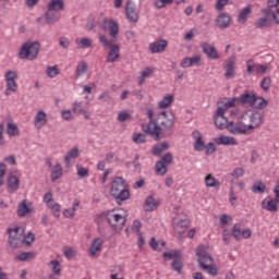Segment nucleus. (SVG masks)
I'll return each mask as SVG.
<instances>
[{
  "mask_svg": "<svg viewBox=\"0 0 279 279\" xmlns=\"http://www.w3.org/2000/svg\"><path fill=\"white\" fill-rule=\"evenodd\" d=\"M230 15L228 13H220L216 19V27L219 29H228L230 27Z\"/></svg>",
  "mask_w": 279,
  "mask_h": 279,
  "instance_id": "21",
  "label": "nucleus"
},
{
  "mask_svg": "<svg viewBox=\"0 0 279 279\" xmlns=\"http://www.w3.org/2000/svg\"><path fill=\"white\" fill-rule=\"evenodd\" d=\"M7 234L9 235V245H32L36 240L33 232H28L25 235V228L19 226H12L7 229Z\"/></svg>",
  "mask_w": 279,
  "mask_h": 279,
  "instance_id": "2",
  "label": "nucleus"
},
{
  "mask_svg": "<svg viewBox=\"0 0 279 279\" xmlns=\"http://www.w3.org/2000/svg\"><path fill=\"white\" fill-rule=\"evenodd\" d=\"M238 104H241L242 106H254V104H256V95L254 93L242 94L238 98Z\"/></svg>",
  "mask_w": 279,
  "mask_h": 279,
  "instance_id": "22",
  "label": "nucleus"
},
{
  "mask_svg": "<svg viewBox=\"0 0 279 279\" xmlns=\"http://www.w3.org/2000/svg\"><path fill=\"white\" fill-rule=\"evenodd\" d=\"M47 75H48V77H51V78L56 77V75H60V71L58 70V65L48 66Z\"/></svg>",
  "mask_w": 279,
  "mask_h": 279,
  "instance_id": "56",
  "label": "nucleus"
},
{
  "mask_svg": "<svg viewBox=\"0 0 279 279\" xmlns=\"http://www.w3.org/2000/svg\"><path fill=\"white\" fill-rule=\"evenodd\" d=\"M118 121L124 123V121H132V116L128 111H122L118 114Z\"/></svg>",
  "mask_w": 279,
  "mask_h": 279,
  "instance_id": "54",
  "label": "nucleus"
},
{
  "mask_svg": "<svg viewBox=\"0 0 279 279\" xmlns=\"http://www.w3.org/2000/svg\"><path fill=\"white\" fill-rule=\"evenodd\" d=\"M260 88L265 92L269 90L271 88V77L265 76L260 83Z\"/></svg>",
  "mask_w": 279,
  "mask_h": 279,
  "instance_id": "53",
  "label": "nucleus"
},
{
  "mask_svg": "<svg viewBox=\"0 0 279 279\" xmlns=\"http://www.w3.org/2000/svg\"><path fill=\"white\" fill-rule=\"evenodd\" d=\"M102 29L105 32H109L111 39L108 40L106 35H100L99 40L102 47H110V45H114L117 43V36H119V24L112 20H107L102 23Z\"/></svg>",
  "mask_w": 279,
  "mask_h": 279,
  "instance_id": "5",
  "label": "nucleus"
},
{
  "mask_svg": "<svg viewBox=\"0 0 279 279\" xmlns=\"http://www.w3.org/2000/svg\"><path fill=\"white\" fill-rule=\"evenodd\" d=\"M106 219L113 230H121L125 226V217L117 214L114 209L107 211Z\"/></svg>",
  "mask_w": 279,
  "mask_h": 279,
  "instance_id": "9",
  "label": "nucleus"
},
{
  "mask_svg": "<svg viewBox=\"0 0 279 279\" xmlns=\"http://www.w3.org/2000/svg\"><path fill=\"white\" fill-rule=\"evenodd\" d=\"M245 170L243 168H235L231 173L232 178H235V180H239V178H243Z\"/></svg>",
  "mask_w": 279,
  "mask_h": 279,
  "instance_id": "58",
  "label": "nucleus"
},
{
  "mask_svg": "<svg viewBox=\"0 0 279 279\" xmlns=\"http://www.w3.org/2000/svg\"><path fill=\"white\" fill-rule=\"evenodd\" d=\"M101 254V246L100 245H92L89 247V256L92 258H97Z\"/></svg>",
  "mask_w": 279,
  "mask_h": 279,
  "instance_id": "49",
  "label": "nucleus"
},
{
  "mask_svg": "<svg viewBox=\"0 0 279 279\" xmlns=\"http://www.w3.org/2000/svg\"><path fill=\"white\" fill-rule=\"evenodd\" d=\"M47 10H52L54 12H62V10H64V0H51L47 4Z\"/></svg>",
  "mask_w": 279,
  "mask_h": 279,
  "instance_id": "32",
  "label": "nucleus"
},
{
  "mask_svg": "<svg viewBox=\"0 0 279 279\" xmlns=\"http://www.w3.org/2000/svg\"><path fill=\"white\" fill-rule=\"evenodd\" d=\"M151 73H154V70H151V68H146L144 71H142L141 76L138 77V84H145V80H147V77H150Z\"/></svg>",
  "mask_w": 279,
  "mask_h": 279,
  "instance_id": "42",
  "label": "nucleus"
},
{
  "mask_svg": "<svg viewBox=\"0 0 279 279\" xmlns=\"http://www.w3.org/2000/svg\"><path fill=\"white\" fill-rule=\"evenodd\" d=\"M119 272H114L110 275V279H125L123 278V269L121 267H118Z\"/></svg>",
  "mask_w": 279,
  "mask_h": 279,
  "instance_id": "64",
  "label": "nucleus"
},
{
  "mask_svg": "<svg viewBox=\"0 0 279 279\" xmlns=\"http://www.w3.org/2000/svg\"><path fill=\"white\" fill-rule=\"evenodd\" d=\"M201 49L203 50V53L207 56L208 60H219V51H217L215 46L205 41L201 44Z\"/></svg>",
  "mask_w": 279,
  "mask_h": 279,
  "instance_id": "14",
  "label": "nucleus"
},
{
  "mask_svg": "<svg viewBox=\"0 0 279 279\" xmlns=\"http://www.w3.org/2000/svg\"><path fill=\"white\" fill-rule=\"evenodd\" d=\"M192 137L194 138V151H204L206 144L204 143V137L199 131H193Z\"/></svg>",
  "mask_w": 279,
  "mask_h": 279,
  "instance_id": "19",
  "label": "nucleus"
},
{
  "mask_svg": "<svg viewBox=\"0 0 279 279\" xmlns=\"http://www.w3.org/2000/svg\"><path fill=\"white\" fill-rule=\"evenodd\" d=\"M32 202L23 199L17 206V216L19 217H29L32 215Z\"/></svg>",
  "mask_w": 279,
  "mask_h": 279,
  "instance_id": "17",
  "label": "nucleus"
},
{
  "mask_svg": "<svg viewBox=\"0 0 279 279\" xmlns=\"http://www.w3.org/2000/svg\"><path fill=\"white\" fill-rule=\"evenodd\" d=\"M75 158H80L78 147H74L68 151V155L64 157L65 165H71V160H75Z\"/></svg>",
  "mask_w": 279,
  "mask_h": 279,
  "instance_id": "36",
  "label": "nucleus"
},
{
  "mask_svg": "<svg viewBox=\"0 0 279 279\" xmlns=\"http://www.w3.org/2000/svg\"><path fill=\"white\" fill-rule=\"evenodd\" d=\"M239 104V98H232L228 101H219L217 108H221L222 112H226L229 108H234Z\"/></svg>",
  "mask_w": 279,
  "mask_h": 279,
  "instance_id": "34",
  "label": "nucleus"
},
{
  "mask_svg": "<svg viewBox=\"0 0 279 279\" xmlns=\"http://www.w3.org/2000/svg\"><path fill=\"white\" fill-rule=\"evenodd\" d=\"M214 121L218 130H228V125H230V122H228V118H226V112H223V109L221 108H217L214 116Z\"/></svg>",
  "mask_w": 279,
  "mask_h": 279,
  "instance_id": "11",
  "label": "nucleus"
},
{
  "mask_svg": "<svg viewBox=\"0 0 279 279\" xmlns=\"http://www.w3.org/2000/svg\"><path fill=\"white\" fill-rule=\"evenodd\" d=\"M17 260H34L36 258V253L34 252H24L16 256Z\"/></svg>",
  "mask_w": 279,
  "mask_h": 279,
  "instance_id": "43",
  "label": "nucleus"
},
{
  "mask_svg": "<svg viewBox=\"0 0 279 279\" xmlns=\"http://www.w3.org/2000/svg\"><path fill=\"white\" fill-rule=\"evenodd\" d=\"M8 90H11V93H16L19 85L16 84V81H5Z\"/></svg>",
  "mask_w": 279,
  "mask_h": 279,
  "instance_id": "62",
  "label": "nucleus"
},
{
  "mask_svg": "<svg viewBox=\"0 0 279 279\" xmlns=\"http://www.w3.org/2000/svg\"><path fill=\"white\" fill-rule=\"evenodd\" d=\"M167 149H169V142L157 144L153 147V156H162Z\"/></svg>",
  "mask_w": 279,
  "mask_h": 279,
  "instance_id": "33",
  "label": "nucleus"
},
{
  "mask_svg": "<svg viewBox=\"0 0 279 279\" xmlns=\"http://www.w3.org/2000/svg\"><path fill=\"white\" fill-rule=\"evenodd\" d=\"M110 193L111 197L116 199L118 206H121L123 202L130 199V191L125 187V179H123L122 177L113 178Z\"/></svg>",
  "mask_w": 279,
  "mask_h": 279,
  "instance_id": "3",
  "label": "nucleus"
},
{
  "mask_svg": "<svg viewBox=\"0 0 279 279\" xmlns=\"http://www.w3.org/2000/svg\"><path fill=\"white\" fill-rule=\"evenodd\" d=\"M59 45L62 47V49H69V47H71V41L66 37H60Z\"/></svg>",
  "mask_w": 279,
  "mask_h": 279,
  "instance_id": "61",
  "label": "nucleus"
},
{
  "mask_svg": "<svg viewBox=\"0 0 279 279\" xmlns=\"http://www.w3.org/2000/svg\"><path fill=\"white\" fill-rule=\"evenodd\" d=\"M242 123L250 132V130H258L260 125H263V116L258 111L248 110L245 111L242 116Z\"/></svg>",
  "mask_w": 279,
  "mask_h": 279,
  "instance_id": "6",
  "label": "nucleus"
},
{
  "mask_svg": "<svg viewBox=\"0 0 279 279\" xmlns=\"http://www.w3.org/2000/svg\"><path fill=\"white\" fill-rule=\"evenodd\" d=\"M5 81H16V77H19V73L16 71L9 70L5 72Z\"/></svg>",
  "mask_w": 279,
  "mask_h": 279,
  "instance_id": "57",
  "label": "nucleus"
},
{
  "mask_svg": "<svg viewBox=\"0 0 279 279\" xmlns=\"http://www.w3.org/2000/svg\"><path fill=\"white\" fill-rule=\"evenodd\" d=\"M86 71H88V63H86V61H81L76 66L77 77H82Z\"/></svg>",
  "mask_w": 279,
  "mask_h": 279,
  "instance_id": "44",
  "label": "nucleus"
},
{
  "mask_svg": "<svg viewBox=\"0 0 279 279\" xmlns=\"http://www.w3.org/2000/svg\"><path fill=\"white\" fill-rule=\"evenodd\" d=\"M232 235L236 241H241V223H235L233 226Z\"/></svg>",
  "mask_w": 279,
  "mask_h": 279,
  "instance_id": "55",
  "label": "nucleus"
},
{
  "mask_svg": "<svg viewBox=\"0 0 279 279\" xmlns=\"http://www.w3.org/2000/svg\"><path fill=\"white\" fill-rule=\"evenodd\" d=\"M7 133L9 136H19V126L15 123L8 122Z\"/></svg>",
  "mask_w": 279,
  "mask_h": 279,
  "instance_id": "45",
  "label": "nucleus"
},
{
  "mask_svg": "<svg viewBox=\"0 0 279 279\" xmlns=\"http://www.w3.org/2000/svg\"><path fill=\"white\" fill-rule=\"evenodd\" d=\"M77 169V175L78 178H86L88 175V169L77 165L76 166Z\"/></svg>",
  "mask_w": 279,
  "mask_h": 279,
  "instance_id": "60",
  "label": "nucleus"
},
{
  "mask_svg": "<svg viewBox=\"0 0 279 279\" xmlns=\"http://www.w3.org/2000/svg\"><path fill=\"white\" fill-rule=\"evenodd\" d=\"M256 29H263L265 27H269V20L267 17V15L265 17L258 19L255 23H254Z\"/></svg>",
  "mask_w": 279,
  "mask_h": 279,
  "instance_id": "46",
  "label": "nucleus"
},
{
  "mask_svg": "<svg viewBox=\"0 0 279 279\" xmlns=\"http://www.w3.org/2000/svg\"><path fill=\"white\" fill-rule=\"evenodd\" d=\"M132 138H133V143H136V145L147 143L146 136L143 133H134Z\"/></svg>",
  "mask_w": 279,
  "mask_h": 279,
  "instance_id": "48",
  "label": "nucleus"
},
{
  "mask_svg": "<svg viewBox=\"0 0 279 279\" xmlns=\"http://www.w3.org/2000/svg\"><path fill=\"white\" fill-rule=\"evenodd\" d=\"M227 130L228 132H230V134H240V135H245L248 132L247 128L243 123L242 118H240L239 122H234V121L229 122Z\"/></svg>",
  "mask_w": 279,
  "mask_h": 279,
  "instance_id": "13",
  "label": "nucleus"
},
{
  "mask_svg": "<svg viewBox=\"0 0 279 279\" xmlns=\"http://www.w3.org/2000/svg\"><path fill=\"white\" fill-rule=\"evenodd\" d=\"M48 267H50L52 274H54V276H60V274H62V266L60 265V262L58 260H51L50 263H48Z\"/></svg>",
  "mask_w": 279,
  "mask_h": 279,
  "instance_id": "38",
  "label": "nucleus"
},
{
  "mask_svg": "<svg viewBox=\"0 0 279 279\" xmlns=\"http://www.w3.org/2000/svg\"><path fill=\"white\" fill-rule=\"evenodd\" d=\"M60 178H62V165H60V162H58L51 169L50 179H51V182H56V180H60Z\"/></svg>",
  "mask_w": 279,
  "mask_h": 279,
  "instance_id": "35",
  "label": "nucleus"
},
{
  "mask_svg": "<svg viewBox=\"0 0 279 279\" xmlns=\"http://www.w3.org/2000/svg\"><path fill=\"white\" fill-rule=\"evenodd\" d=\"M205 184L208 186V189H215V186H220L221 183L215 179L213 174H207L205 177Z\"/></svg>",
  "mask_w": 279,
  "mask_h": 279,
  "instance_id": "39",
  "label": "nucleus"
},
{
  "mask_svg": "<svg viewBox=\"0 0 279 279\" xmlns=\"http://www.w3.org/2000/svg\"><path fill=\"white\" fill-rule=\"evenodd\" d=\"M206 149V156H210L217 151V147L215 146V143L210 142L208 145L205 146Z\"/></svg>",
  "mask_w": 279,
  "mask_h": 279,
  "instance_id": "59",
  "label": "nucleus"
},
{
  "mask_svg": "<svg viewBox=\"0 0 279 279\" xmlns=\"http://www.w3.org/2000/svg\"><path fill=\"white\" fill-rule=\"evenodd\" d=\"M175 128V113L173 111H161L156 116L155 122L142 124V130L148 134L154 141L165 138L167 132H171Z\"/></svg>",
  "mask_w": 279,
  "mask_h": 279,
  "instance_id": "1",
  "label": "nucleus"
},
{
  "mask_svg": "<svg viewBox=\"0 0 279 279\" xmlns=\"http://www.w3.org/2000/svg\"><path fill=\"white\" fill-rule=\"evenodd\" d=\"M160 206V203L158 201L154 199V196H148L144 204V210L146 213H151V210H156Z\"/></svg>",
  "mask_w": 279,
  "mask_h": 279,
  "instance_id": "30",
  "label": "nucleus"
},
{
  "mask_svg": "<svg viewBox=\"0 0 279 279\" xmlns=\"http://www.w3.org/2000/svg\"><path fill=\"white\" fill-rule=\"evenodd\" d=\"M40 51V43H25L20 49L19 58L20 60H36L38 58V53Z\"/></svg>",
  "mask_w": 279,
  "mask_h": 279,
  "instance_id": "7",
  "label": "nucleus"
},
{
  "mask_svg": "<svg viewBox=\"0 0 279 279\" xmlns=\"http://www.w3.org/2000/svg\"><path fill=\"white\" fill-rule=\"evenodd\" d=\"M234 64H236V56H231L223 65L226 80L234 78Z\"/></svg>",
  "mask_w": 279,
  "mask_h": 279,
  "instance_id": "15",
  "label": "nucleus"
},
{
  "mask_svg": "<svg viewBox=\"0 0 279 279\" xmlns=\"http://www.w3.org/2000/svg\"><path fill=\"white\" fill-rule=\"evenodd\" d=\"M20 184H21V180H19L16 175H14L12 173H10L8 175L7 186H8L9 193H14V192L19 191Z\"/></svg>",
  "mask_w": 279,
  "mask_h": 279,
  "instance_id": "23",
  "label": "nucleus"
},
{
  "mask_svg": "<svg viewBox=\"0 0 279 279\" xmlns=\"http://www.w3.org/2000/svg\"><path fill=\"white\" fill-rule=\"evenodd\" d=\"M264 14L269 23L272 21L275 25H279V9H265Z\"/></svg>",
  "mask_w": 279,
  "mask_h": 279,
  "instance_id": "26",
  "label": "nucleus"
},
{
  "mask_svg": "<svg viewBox=\"0 0 279 279\" xmlns=\"http://www.w3.org/2000/svg\"><path fill=\"white\" fill-rule=\"evenodd\" d=\"M267 100H265V98L263 97H256V104H254L253 106H255V108H257V110H264V108H267Z\"/></svg>",
  "mask_w": 279,
  "mask_h": 279,
  "instance_id": "50",
  "label": "nucleus"
},
{
  "mask_svg": "<svg viewBox=\"0 0 279 279\" xmlns=\"http://www.w3.org/2000/svg\"><path fill=\"white\" fill-rule=\"evenodd\" d=\"M72 110L74 112V114H82L85 113V109H84V105H82V102H74L72 105Z\"/></svg>",
  "mask_w": 279,
  "mask_h": 279,
  "instance_id": "51",
  "label": "nucleus"
},
{
  "mask_svg": "<svg viewBox=\"0 0 279 279\" xmlns=\"http://www.w3.org/2000/svg\"><path fill=\"white\" fill-rule=\"evenodd\" d=\"M171 104H173V95H168L165 96L161 101H159L158 108L166 110V108L171 106Z\"/></svg>",
  "mask_w": 279,
  "mask_h": 279,
  "instance_id": "41",
  "label": "nucleus"
},
{
  "mask_svg": "<svg viewBox=\"0 0 279 279\" xmlns=\"http://www.w3.org/2000/svg\"><path fill=\"white\" fill-rule=\"evenodd\" d=\"M75 43L78 49H92L93 47V40H90L88 37H84L81 40L75 39Z\"/></svg>",
  "mask_w": 279,
  "mask_h": 279,
  "instance_id": "37",
  "label": "nucleus"
},
{
  "mask_svg": "<svg viewBox=\"0 0 279 279\" xmlns=\"http://www.w3.org/2000/svg\"><path fill=\"white\" fill-rule=\"evenodd\" d=\"M165 260H173L171 266L177 274H182L184 267V262H182V252L180 251H169L163 253Z\"/></svg>",
  "mask_w": 279,
  "mask_h": 279,
  "instance_id": "8",
  "label": "nucleus"
},
{
  "mask_svg": "<svg viewBox=\"0 0 279 279\" xmlns=\"http://www.w3.org/2000/svg\"><path fill=\"white\" fill-rule=\"evenodd\" d=\"M167 45H168L167 40L159 39L155 43L149 44L148 49L150 53H162V51L167 49Z\"/></svg>",
  "mask_w": 279,
  "mask_h": 279,
  "instance_id": "20",
  "label": "nucleus"
},
{
  "mask_svg": "<svg viewBox=\"0 0 279 279\" xmlns=\"http://www.w3.org/2000/svg\"><path fill=\"white\" fill-rule=\"evenodd\" d=\"M109 53L107 56V62L112 63V62H117V58H119V45L113 44L109 46Z\"/></svg>",
  "mask_w": 279,
  "mask_h": 279,
  "instance_id": "28",
  "label": "nucleus"
},
{
  "mask_svg": "<svg viewBox=\"0 0 279 279\" xmlns=\"http://www.w3.org/2000/svg\"><path fill=\"white\" fill-rule=\"evenodd\" d=\"M196 256H198L201 269L207 271L209 276H217V274H219V270L215 267V265H213L215 259H213V256L208 254L206 246H199L196 251Z\"/></svg>",
  "mask_w": 279,
  "mask_h": 279,
  "instance_id": "4",
  "label": "nucleus"
},
{
  "mask_svg": "<svg viewBox=\"0 0 279 279\" xmlns=\"http://www.w3.org/2000/svg\"><path fill=\"white\" fill-rule=\"evenodd\" d=\"M99 101H101L102 104H112V96L110 95V92L106 90L102 92L99 97H98Z\"/></svg>",
  "mask_w": 279,
  "mask_h": 279,
  "instance_id": "47",
  "label": "nucleus"
},
{
  "mask_svg": "<svg viewBox=\"0 0 279 279\" xmlns=\"http://www.w3.org/2000/svg\"><path fill=\"white\" fill-rule=\"evenodd\" d=\"M262 208L268 210V213H278V202L276 199H264L262 202Z\"/></svg>",
  "mask_w": 279,
  "mask_h": 279,
  "instance_id": "29",
  "label": "nucleus"
},
{
  "mask_svg": "<svg viewBox=\"0 0 279 279\" xmlns=\"http://www.w3.org/2000/svg\"><path fill=\"white\" fill-rule=\"evenodd\" d=\"M48 207L50 208L53 217H60V204L58 203H51V204H48Z\"/></svg>",
  "mask_w": 279,
  "mask_h": 279,
  "instance_id": "52",
  "label": "nucleus"
},
{
  "mask_svg": "<svg viewBox=\"0 0 279 279\" xmlns=\"http://www.w3.org/2000/svg\"><path fill=\"white\" fill-rule=\"evenodd\" d=\"M34 125L36 130H41L47 125V113L43 110L38 111L34 119Z\"/></svg>",
  "mask_w": 279,
  "mask_h": 279,
  "instance_id": "24",
  "label": "nucleus"
},
{
  "mask_svg": "<svg viewBox=\"0 0 279 279\" xmlns=\"http://www.w3.org/2000/svg\"><path fill=\"white\" fill-rule=\"evenodd\" d=\"M125 16L129 23H138V10L132 0H129L125 4Z\"/></svg>",
  "mask_w": 279,
  "mask_h": 279,
  "instance_id": "12",
  "label": "nucleus"
},
{
  "mask_svg": "<svg viewBox=\"0 0 279 279\" xmlns=\"http://www.w3.org/2000/svg\"><path fill=\"white\" fill-rule=\"evenodd\" d=\"M169 3H173V0H156L155 5L156 8H165V5H168Z\"/></svg>",
  "mask_w": 279,
  "mask_h": 279,
  "instance_id": "63",
  "label": "nucleus"
},
{
  "mask_svg": "<svg viewBox=\"0 0 279 279\" xmlns=\"http://www.w3.org/2000/svg\"><path fill=\"white\" fill-rule=\"evenodd\" d=\"M173 163V155L171 153H167L161 157V160L156 162L155 171L157 175H165L168 171L167 166Z\"/></svg>",
  "mask_w": 279,
  "mask_h": 279,
  "instance_id": "10",
  "label": "nucleus"
},
{
  "mask_svg": "<svg viewBox=\"0 0 279 279\" xmlns=\"http://www.w3.org/2000/svg\"><path fill=\"white\" fill-rule=\"evenodd\" d=\"M202 64V56L196 54L194 57H185L180 63L182 69H189L191 66H199Z\"/></svg>",
  "mask_w": 279,
  "mask_h": 279,
  "instance_id": "16",
  "label": "nucleus"
},
{
  "mask_svg": "<svg viewBox=\"0 0 279 279\" xmlns=\"http://www.w3.org/2000/svg\"><path fill=\"white\" fill-rule=\"evenodd\" d=\"M250 14H252V7L251 4H248L247 7H244L239 15H238V22L241 23L242 25H245V23H247V16H250Z\"/></svg>",
  "mask_w": 279,
  "mask_h": 279,
  "instance_id": "31",
  "label": "nucleus"
},
{
  "mask_svg": "<svg viewBox=\"0 0 279 279\" xmlns=\"http://www.w3.org/2000/svg\"><path fill=\"white\" fill-rule=\"evenodd\" d=\"M45 19H46L47 25H53V23H58V21H60L61 15H60V12L58 11H52L47 9L45 13Z\"/></svg>",
  "mask_w": 279,
  "mask_h": 279,
  "instance_id": "25",
  "label": "nucleus"
},
{
  "mask_svg": "<svg viewBox=\"0 0 279 279\" xmlns=\"http://www.w3.org/2000/svg\"><path fill=\"white\" fill-rule=\"evenodd\" d=\"M266 190H267V185H265L263 181H257L252 185V192L259 193V195H263V193H265Z\"/></svg>",
  "mask_w": 279,
  "mask_h": 279,
  "instance_id": "40",
  "label": "nucleus"
},
{
  "mask_svg": "<svg viewBox=\"0 0 279 279\" xmlns=\"http://www.w3.org/2000/svg\"><path fill=\"white\" fill-rule=\"evenodd\" d=\"M216 145H225V146H230V145H239L236 140L231 136H226L222 135L220 137H216L215 140Z\"/></svg>",
  "mask_w": 279,
  "mask_h": 279,
  "instance_id": "27",
  "label": "nucleus"
},
{
  "mask_svg": "<svg viewBox=\"0 0 279 279\" xmlns=\"http://www.w3.org/2000/svg\"><path fill=\"white\" fill-rule=\"evenodd\" d=\"M175 223H174V230L175 232L179 233V236L182 238V230H186V228H189V226L191 225V220H189V218L184 217V218H180L177 217L174 218Z\"/></svg>",
  "mask_w": 279,
  "mask_h": 279,
  "instance_id": "18",
  "label": "nucleus"
}]
</instances>
